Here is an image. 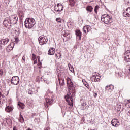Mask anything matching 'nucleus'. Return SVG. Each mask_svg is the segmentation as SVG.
Wrapping results in <instances>:
<instances>
[{"instance_id": "1", "label": "nucleus", "mask_w": 130, "mask_h": 130, "mask_svg": "<svg viewBox=\"0 0 130 130\" xmlns=\"http://www.w3.org/2000/svg\"><path fill=\"white\" fill-rule=\"evenodd\" d=\"M45 103L44 105L46 108H48L49 105H51L53 103L54 99L51 96V93H46L45 95Z\"/></svg>"}, {"instance_id": "50", "label": "nucleus", "mask_w": 130, "mask_h": 130, "mask_svg": "<svg viewBox=\"0 0 130 130\" xmlns=\"http://www.w3.org/2000/svg\"><path fill=\"white\" fill-rule=\"evenodd\" d=\"M94 97H97V93H94Z\"/></svg>"}, {"instance_id": "43", "label": "nucleus", "mask_w": 130, "mask_h": 130, "mask_svg": "<svg viewBox=\"0 0 130 130\" xmlns=\"http://www.w3.org/2000/svg\"><path fill=\"white\" fill-rule=\"evenodd\" d=\"M22 60H23L24 61H26V56L24 55L22 57Z\"/></svg>"}, {"instance_id": "13", "label": "nucleus", "mask_w": 130, "mask_h": 130, "mask_svg": "<svg viewBox=\"0 0 130 130\" xmlns=\"http://www.w3.org/2000/svg\"><path fill=\"white\" fill-rule=\"evenodd\" d=\"M13 45H15V43H10L9 45L6 48V51L7 52H10L11 50H13L14 48Z\"/></svg>"}, {"instance_id": "58", "label": "nucleus", "mask_w": 130, "mask_h": 130, "mask_svg": "<svg viewBox=\"0 0 130 130\" xmlns=\"http://www.w3.org/2000/svg\"><path fill=\"white\" fill-rule=\"evenodd\" d=\"M54 9H55V11H56V10L55 9V7H54Z\"/></svg>"}, {"instance_id": "12", "label": "nucleus", "mask_w": 130, "mask_h": 130, "mask_svg": "<svg viewBox=\"0 0 130 130\" xmlns=\"http://www.w3.org/2000/svg\"><path fill=\"white\" fill-rule=\"evenodd\" d=\"M67 85L68 88H69L70 90H72L74 88V84L72 82V80L70 78H67Z\"/></svg>"}, {"instance_id": "53", "label": "nucleus", "mask_w": 130, "mask_h": 130, "mask_svg": "<svg viewBox=\"0 0 130 130\" xmlns=\"http://www.w3.org/2000/svg\"><path fill=\"white\" fill-rule=\"evenodd\" d=\"M1 97H2L3 98H4L5 97V95H2Z\"/></svg>"}, {"instance_id": "27", "label": "nucleus", "mask_w": 130, "mask_h": 130, "mask_svg": "<svg viewBox=\"0 0 130 130\" xmlns=\"http://www.w3.org/2000/svg\"><path fill=\"white\" fill-rule=\"evenodd\" d=\"M82 82H83L84 86H85V87H86V88H87V89H90V86H89V84H88V83H87L86 82V81L84 80H84H83Z\"/></svg>"}, {"instance_id": "42", "label": "nucleus", "mask_w": 130, "mask_h": 130, "mask_svg": "<svg viewBox=\"0 0 130 130\" xmlns=\"http://www.w3.org/2000/svg\"><path fill=\"white\" fill-rule=\"evenodd\" d=\"M86 106V104L85 103H83L81 104V108L82 109L84 110L85 108H84V107Z\"/></svg>"}, {"instance_id": "38", "label": "nucleus", "mask_w": 130, "mask_h": 130, "mask_svg": "<svg viewBox=\"0 0 130 130\" xmlns=\"http://www.w3.org/2000/svg\"><path fill=\"white\" fill-rule=\"evenodd\" d=\"M110 89L111 91H113V90L114 89V86L112 85H110Z\"/></svg>"}, {"instance_id": "2", "label": "nucleus", "mask_w": 130, "mask_h": 130, "mask_svg": "<svg viewBox=\"0 0 130 130\" xmlns=\"http://www.w3.org/2000/svg\"><path fill=\"white\" fill-rule=\"evenodd\" d=\"M24 23L25 28H27V29H31V28H33V27H34V25L36 24L35 19L33 18H26Z\"/></svg>"}, {"instance_id": "49", "label": "nucleus", "mask_w": 130, "mask_h": 130, "mask_svg": "<svg viewBox=\"0 0 130 130\" xmlns=\"http://www.w3.org/2000/svg\"><path fill=\"white\" fill-rule=\"evenodd\" d=\"M13 130H17V127L16 126H14Z\"/></svg>"}, {"instance_id": "5", "label": "nucleus", "mask_w": 130, "mask_h": 130, "mask_svg": "<svg viewBox=\"0 0 130 130\" xmlns=\"http://www.w3.org/2000/svg\"><path fill=\"white\" fill-rule=\"evenodd\" d=\"M67 102H68V105H69V107L70 108H72V107H73V98H72V96H71V95H69V94H67L66 95H65L64 97Z\"/></svg>"}, {"instance_id": "16", "label": "nucleus", "mask_w": 130, "mask_h": 130, "mask_svg": "<svg viewBox=\"0 0 130 130\" xmlns=\"http://www.w3.org/2000/svg\"><path fill=\"white\" fill-rule=\"evenodd\" d=\"M90 29H91L90 28V26L89 25L84 26L83 28V30L84 33H88V32H89V31H90Z\"/></svg>"}, {"instance_id": "26", "label": "nucleus", "mask_w": 130, "mask_h": 130, "mask_svg": "<svg viewBox=\"0 0 130 130\" xmlns=\"http://www.w3.org/2000/svg\"><path fill=\"white\" fill-rule=\"evenodd\" d=\"M123 16L124 17H126V18H128V17H130V14H129V13L126 11H125L123 13Z\"/></svg>"}, {"instance_id": "61", "label": "nucleus", "mask_w": 130, "mask_h": 130, "mask_svg": "<svg viewBox=\"0 0 130 130\" xmlns=\"http://www.w3.org/2000/svg\"><path fill=\"white\" fill-rule=\"evenodd\" d=\"M129 107H130V104H129Z\"/></svg>"}, {"instance_id": "9", "label": "nucleus", "mask_w": 130, "mask_h": 130, "mask_svg": "<svg viewBox=\"0 0 130 130\" xmlns=\"http://www.w3.org/2000/svg\"><path fill=\"white\" fill-rule=\"evenodd\" d=\"M11 24L12 23H11V21L9 18H6L3 22V25L5 26V27H6V28H8V27L11 26Z\"/></svg>"}, {"instance_id": "60", "label": "nucleus", "mask_w": 130, "mask_h": 130, "mask_svg": "<svg viewBox=\"0 0 130 130\" xmlns=\"http://www.w3.org/2000/svg\"><path fill=\"white\" fill-rule=\"evenodd\" d=\"M23 120V119H22V118H21V120Z\"/></svg>"}, {"instance_id": "34", "label": "nucleus", "mask_w": 130, "mask_h": 130, "mask_svg": "<svg viewBox=\"0 0 130 130\" xmlns=\"http://www.w3.org/2000/svg\"><path fill=\"white\" fill-rule=\"evenodd\" d=\"M37 58L38 59V61L39 62L38 66H41L42 63H41V62H40V57L39 56H38Z\"/></svg>"}, {"instance_id": "24", "label": "nucleus", "mask_w": 130, "mask_h": 130, "mask_svg": "<svg viewBox=\"0 0 130 130\" xmlns=\"http://www.w3.org/2000/svg\"><path fill=\"white\" fill-rule=\"evenodd\" d=\"M87 11H88V12H90V13L92 12L93 11V7H92L91 6H88L86 8Z\"/></svg>"}, {"instance_id": "3", "label": "nucleus", "mask_w": 130, "mask_h": 130, "mask_svg": "<svg viewBox=\"0 0 130 130\" xmlns=\"http://www.w3.org/2000/svg\"><path fill=\"white\" fill-rule=\"evenodd\" d=\"M101 21L105 24L109 25L112 22V18L109 15L104 14L102 16Z\"/></svg>"}, {"instance_id": "56", "label": "nucleus", "mask_w": 130, "mask_h": 130, "mask_svg": "<svg viewBox=\"0 0 130 130\" xmlns=\"http://www.w3.org/2000/svg\"><path fill=\"white\" fill-rule=\"evenodd\" d=\"M128 71H129L128 74H130V69H128Z\"/></svg>"}, {"instance_id": "33", "label": "nucleus", "mask_w": 130, "mask_h": 130, "mask_svg": "<svg viewBox=\"0 0 130 130\" xmlns=\"http://www.w3.org/2000/svg\"><path fill=\"white\" fill-rule=\"evenodd\" d=\"M19 38L15 37L14 38V41L13 42V43H18L19 42Z\"/></svg>"}, {"instance_id": "48", "label": "nucleus", "mask_w": 130, "mask_h": 130, "mask_svg": "<svg viewBox=\"0 0 130 130\" xmlns=\"http://www.w3.org/2000/svg\"><path fill=\"white\" fill-rule=\"evenodd\" d=\"M127 115H128V116H130V111L127 112Z\"/></svg>"}, {"instance_id": "41", "label": "nucleus", "mask_w": 130, "mask_h": 130, "mask_svg": "<svg viewBox=\"0 0 130 130\" xmlns=\"http://www.w3.org/2000/svg\"><path fill=\"white\" fill-rule=\"evenodd\" d=\"M0 75L3 76L4 75V70L3 69H0Z\"/></svg>"}, {"instance_id": "4", "label": "nucleus", "mask_w": 130, "mask_h": 130, "mask_svg": "<svg viewBox=\"0 0 130 130\" xmlns=\"http://www.w3.org/2000/svg\"><path fill=\"white\" fill-rule=\"evenodd\" d=\"M38 40L40 45H44V44H46L47 41H48L47 37L44 35L40 36L38 39Z\"/></svg>"}, {"instance_id": "10", "label": "nucleus", "mask_w": 130, "mask_h": 130, "mask_svg": "<svg viewBox=\"0 0 130 130\" xmlns=\"http://www.w3.org/2000/svg\"><path fill=\"white\" fill-rule=\"evenodd\" d=\"M111 124L113 126H115V127H117L119 126V121L117 119H113L111 121Z\"/></svg>"}, {"instance_id": "40", "label": "nucleus", "mask_w": 130, "mask_h": 130, "mask_svg": "<svg viewBox=\"0 0 130 130\" xmlns=\"http://www.w3.org/2000/svg\"><path fill=\"white\" fill-rule=\"evenodd\" d=\"M105 90H106L107 91H108V90H110V85L106 86V87H105Z\"/></svg>"}, {"instance_id": "25", "label": "nucleus", "mask_w": 130, "mask_h": 130, "mask_svg": "<svg viewBox=\"0 0 130 130\" xmlns=\"http://www.w3.org/2000/svg\"><path fill=\"white\" fill-rule=\"evenodd\" d=\"M55 56L57 59H60V58H61V54H60V53L55 54Z\"/></svg>"}, {"instance_id": "31", "label": "nucleus", "mask_w": 130, "mask_h": 130, "mask_svg": "<svg viewBox=\"0 0 130 130\" xmlns=\"http://www.w3.org/2000/svg\"><path fill=\"white\" fill-rule=\"evenodd\" d=\"M68 67L69 69L70 70L71 72H74V67L71 65V64H68Z\"/></svg>"}, {"instance_id": "59", "label": "nucleus", "mask_w": 130, "mask_h": 130, "mask_svg": "<svg viewBox=\"0 0 130 130\" xmlns=\"http://www.w3.org/2000/svg\"><path fill=\"white\" fill-rule=\"evenodd\" d=\"M1 103H2V101H1V100H0V104H1Z\"/></svg>"}, {"instance_id": "39", "label": "nucleus", "mask_w": 130, "mask_h": 130, "mask_svg": "<svg viewBox=\"0 0 130 130\" xmlns=\"http://www.w3.org/2000/svg\"><path fill=\"white\" fill-rule=\"evenodd\" d=\"M126 12H127L129 15H130V7H128L126 9Z\"/></svg>"}, {"instance_id": "21", "label": "nucleus", "mask_w": 130, "mask_h": 130, "mask_svg": "<svg viewBox=\"0 0 130 130\" xmlns=\"http://www.w3.org/2000/svg\"><path fill=\"white\" fill-rule=\"evenodd\" d=\"M60 86H64V79L61 78V79H58Z\"/></svg>"}, {"instance_id": "11", "label": "nucleus", "mask_w": 130, "mask_h": 130, "mask_svg": "<svg viewBox=\"0 0 130 130\" xmlns=\"http://www.w3.org/2000/svg\"><path fill=\"white\" fill-rule=\"evenodd\" d=\"M100 79H101V77L99 75H92L91 78V80L92 82H99Z\"/></svg>"}, {"instance_id": "32", "label": "nucleus", "mask_w": 130, "mask_h": 130, "mask_svg": "<svg viewBox=\"0 0 130 130\" xmlns=\"http://www.w3.org/2000/svg\"><path fill=\"white\" fill-rule=\"evenodd\" d=\"M4 4H5V6H8V5H9V4H10V0H5Z\"/></svg>"}, {"instance_id": "6", "label": "nucleus", "mask_w": 130, "mask_h": 130, "mask_svg": "<svg viewBox=\"0 0 130 130\" xmlns=\"http://www.w3.org/2000/svg\"><path fill=\"white\" fill-rule=\"evenodd\" d=\"M9 18L10 21V23L12 25H16V23L18 22V16L17 15H11Z\"/></svg>"}, {"instance_id": "57", "label": "nucleus", "mask_w": 130, "mask_h": 130, "mask_svg": "<svg viewBox=\"0 0 130 130\" xmlns=\"http://www.w3.org/2000/svg\"><path fill=\"white\" fill-rule=\"evenodd\" d=\"M117 74H118V75H120V74L119 73V72H117Z\"/></svg>"}, {"instance_id": "18", "label": "nucleus", "mask_w": 130, "mask_h": 130, "mask_svg": "<svg viewBox=\"0 0 130 130\" xmlns=\"http://www.w3.org/2000/svg\"><path fill=\"white\" fill-rule=\"evenodd\" d=\"M57 7H60V8H61V10L58 9L56 10V12L57 13H60V12H61V11L63 10V7H62V5L60 3H58L57 4Z\"/></svg>"}, {"instance_id": "23", "label": "nucleus", "mask_w": 130, "mask_h": 130, "mask_svg": "<svg viewBox=\"0 0 130 130\" xmlns=\"http://www.w3.org/2000/svg\"><path fill=\"white\" fill-rule=\"evenodd\" d=\"M19 121L21 123H23V122L25 121V120L24 119V117H23V115H22L21 114L20 115V118L19 119Z\"/></svg>"}, {"instance_id": "7", "label": "nucleus", "mask_w": 130, "mask_h": 130, "mask_svg": "<svg viewBox=\"0 0 130 130\" xmlns=\"http://www.w3.org/2000/svg\"><path fill=\"white\" fill-rule=\"evenodd\" d=\"M124 60L127 64H129L130 62V50H127L124 55Z\"/></svg>"}, {"instance_id": "19", "label": "nucleus", "mask_w": 130, "mask_h": 130, "mask_svg": "<svg viewBox=\"0 0 130 130\" xmlns=\"http://www.w3.org/2000/svg\"><path fill=\"white\" fill-rule=\"evenodd\" d=\"M62 34L64 37H67V39H70V36L71 35L70 33L66 32V31H63Z\"/></svg>"}, {"instance_id": "28", "label": "nucleus", "mask_w": 130, "mask_h": 130, "mask_svg": "<svg viewBox=\"0 0 130 130\" xmlns=\"http://www.w3.org/2000/svg\"><path fill=\"white\" fill-rule=\"evenodd\" d=\"M6 124H9V125L12 124V120L11 119H6Z\"/></svg>"}, {"instance_id": "62", "label": "nucleus", "mask_w": 130, "mask_h": 130, "mask_svg": "<svg viewBox=\"0 0 130 130\" xmlns=\"http://www.w3.org/2000/svg\"><path fill=\"white\" fill-rule=\"evenodd\" d=\"M59 10H61V9H60L59 8Z\"/></svg>"}, {"instance_id": "44", "label": "nucleus", "mask_w": 130, "mask_h": 130, "mask_svg": "<svg viewBox=\"0 0 130 130\" xmlns=\"http://www.w3.org/2000/svg\"><path fill=\"white\" fill-rule=\"evenodd\" d=\"M28 94H29V95H32V94H33V91H32V90H29V91H28Z\"/></svg>"}, {"instance_id": "36", "label": "nucleus", "mask_w": 130, "mask_h": 130, "mask_svg": "<svg viewBox=\"0 0 130 130\" xmlns=\"http://www.w3.org/2000/svg\"><path fill=\"white\" fill-rule=\"evenodd\" d=\"M32 60H37V59L36 58V55H35L34 54H32Z\"/></svg>"}, {"instance_id": "45", "label": "nucleus", "mask_w": 130, "mask_h": 130, "mask_svg": "<svg viewBox=\"0 0 130 130\" xmlns=\"http://www.w3.org/2000/svg\"><path fill=\"white\" fill-rule=\"evenodd\" d=\"M7 120V119H4L3 120V123H4V124H7V122L6 121Z\"/></svg>"}, {"instance_id": "55", "label": "nucleus", "mask_w": 130, "mask_h": 130, "mask_svg": "<svg viewBox=\"0 0 130 130\" xmlns=\"http://www.w3.org/2000/svg\"><path fill=\"white\" fill-rule=\"evenodd\" d=\"M0 97H2V92H0Z\"/></svg>"}, {"instance_id": "51", "label": "nucleus", "mask_w": 130, "mask_h": 130, "mask_svg": "<svg viewBox=\"0 0 130 130\" xmlns=\"http://www.w3.org/2000/svg\"><path fill=\"white\" fill-rule=\"evenodd\" d=\"M49 129H50V128H49V127H46L45 130H49Z\"/></svg>"}, {"instance_id": "47", "label": "nucleus", "mask_w": 130, "mask_h": 130, "mask_svg": "<svg viewBox=\"0 0 130 130\" xmlns=\"http://www.w3.org/2000/svg\"><path fill=\"white\" fill-rule=\"evenodd\" d=\"M36 63H37V60L34 61V64H36Z\"/></svg>"}, {"instance_id": "8", "label": "nucleus", "mask_w": 130, "mask_h": 130, "mask_svg": "<svg viewBox=\"0 0 130 130\" xmlns=\"http://www.w3.org/2000/svg\"><path fill=\"white\" fill-rule=\"evenodd\" d=\"M11 82L12 85H19L20 78L18 76H14L12 78Z\"/></svg>"}, {"instance_id": "52", "label": "nucleus", "mask_w": 130, "mask_h": 130, "mask_svg": "<svg viewBox=\"0 0 130 130\" xmlns=\"http://www.w3.org/2000/svg\"><path fill=\"white\" fill-rule=\"evenodd\" d=\"M127 101H128V104H130V100H128Z\"/></svg>"}, {"instance_id": "46", "label": "nucleus", "mask_w": 130, "mask_h": 130, "mask_svg": "<svg viewBox=\"0 0 130 130\" xmlns=\"http://www.w3.org/2000/svg\"><path fill=\"white\" fill-rule=\"evenodd\" d=\"M126 5H127V6H128L129 5V1L126 0Z\"/></svg>"}, {"instance_id": "20", "label": "nucleus", "mask_w": 130, "mask_h": 130, "mask_svg": "<svg viewBox=\"0 0 130 130\" xmlns=\"http://www.w3.org/2000/svg\"><path fill=\"white\" fill-rule=\"evenodd\" d=\"M76 35L79 37L80 40H81V36H82V32L80 30H77L76 31Z\"/></svg>"}, {"instance_id": "15", "label": "nucleus", "mask_w": 130, "mask_h": 130, "mask_svg": "<svg viewBox=\"0 0 130 130\" xmlns=\"http://www.w3.org/2000/svg\"><path fill=\"white\" fill-rule=\"evenodd\" d=\"M55 53V49L54 48H51L48 51V54L49 55H53Z\"/></svg>"}, {"instance_id": "17", "label": "nucleus", "mask_w": 130, "mask_h": 130, "mask_svg": "<svg viewBox=\"0 0 130 130\" xmlns=\"http://www.w3.org/2000/svg\"><path fill=\"white\" fill-rule=\"evenodd\" d=\"M13 111V108L11 106H8L6 107L5 108V111H6V112H8V113H10V112H11V111Z\"/></svg>"}, {"instance_id": "35", "label": "nucleus", "mask_w": 130, "mask_h": 130, "mask_svg": "<svg viewBox=\"0 0 130 130\" xmlns=\"http://www.w3.org/2000/svg\"><path fill=\"white\" fill-rule=\"evenodd\" d=\"M56 21L57 23H61V18H57L56 19Z\"/></svg>"}, {"instance_id": "22", "label": "nucleus", "mask_w": 130, "mask_h": 130, "mask_svg": "<svg viewBox=\"0 0 130 130\" xmlns=\"http://www.w3.org/2000/svg\"><path fill=\"white\" fill-rule=\"evenodd\" d=\"M18 105L19 107H20V108H21V109H24V106H25V105H24L23 103H21V102H19L18 103Z\"/></svg>"}, {"instance_id": "37", "label": "nucleus", "mask_w": 130, "mask_h": 130, "mask_svg": "<svg viewBox=\"0 0 130 130\" xmlns=\"http://www.w3.org/2000/svg\"><path fill=\"white\" fill-rule=\"evenodd\" d=\"M99 9V6L98 5L96 6L94 8L95 13H97V10Z\"/></svg>"}, {"instance_id": "29", "label": "nucleus", "mask_w": 130, "mask_h": 130, "mask_svg": "<svg viewBox=\"0 0 130 130\" xmlns=\"http://www.w3.org/2000/svg\"><path fill=\"white\" fill-rule=\"evenodd\" d=\"M117 110H118V111H120V112H121V111H122L123 110V108L122 107V106L121 105H119L117 107Z\"/></svg>"}, {"instance_id": "30", "label": "nucleus", "mask_w": 130, "mask_h": 130, "mask_svg": "<svg viewBox=\"0 0 130 130\" xmlns=\"http://www.w3.org/2000/svg\"><path fill=\"white\" fill-rule=\"evenodd\" d=\"M69 3L70 6H75V1L74 0H69Z\"/></svg>"}, {"instance_id": "54", "label": "nucleus", "mask_w": 130, "mask_h": 130, "mask_svg": "<svg viewBox=\"0 0 130 130\" xmlns=\"http://www.w3.org/2000/svg\"><path fill=\"white\" fill-rule=\"evenodd\" d=\"M2 45H0V50L2 49Z\"/></svg>"}, {"instance_id": "14", "label": "nucleus", "mask_w": 130, "mask_h": 130, "mask_svg": "<svg viewBox=\"0 0 130 130\" xmlns=\"http://www.w3.org/2000/svg\"><path fill=\"white\" fill-rule=\"evenodd\" d=\"M10 41V39L8 38L3 39L0 41V44H2V45H6V44H8Z\"/></svg>"}]
</instances>
